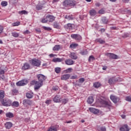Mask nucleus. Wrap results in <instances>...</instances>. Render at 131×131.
Here are the masks:
<instances>
[{
    "label": "nucleus",
    "mask_w": 131,
    "mask_h": 131,
    "mask_svg": "<svg viewBox=\"0 0 131 131\" xmlns=\"http://www.w3.org/2000/svg\"><path fill=\"white\" fill-rule=\"evenodd\" d=\"M37 78L38 80V81L35 80L32 81V84L35 85V91L38 90L41 86L43 85V81L47 79V77L42 74H38L37 75Z\"/></svg>",
    "instance_id": "f257e3e1"
},
{
    "label": "nucleus",
    "mask_w": 131,
    "mask_h": 131,
    "mask_svg": "<svg viewBox=\"0 0 131 131\" xmlns=\"http://www.w3.org/2000/svg\"><path fill=\"white\" fill-rule=\"evenodd\" d=\"M76 5V2L74 0H66L63 2L64 7H74Z\"/></svg>",
    "instance_id": "f03ea898"
},
{
    "label": "nucleus",
    "mask_w": 131,
    "mask_h": 131,
    "mask_svg": "<svg viewBox=\"0 0 131 131\" xmlns=\"http://www.w3.org/2000/svg\"><path fill=\"white\" fill-rule=\"evenodd\" d=\"M32 65L35 66V67H39L41 64V61L36 58H34L31 60Z\"/></svg>",
    "instance_id": "7ed1b4c3"
},
{
    "label": "nucleus",
    "mask_w": 131,
    "mask_h": 131,
    "mask_svg": "<svg viewBox=\"0 0 131 131\" xmlns=\"http://www.w3.org/2000/svg\"><path fill=\"white\" fill-rule=\"evenodd\" d=\"M71 37L75 40H77L79 41V40H81L82 39V37L80 35L78 34H73L71 35Z\"/></svg>",
    "instance_id": "20e7f679"
},
{
    "label": "nucleus",
    "mask_w": 131,
    "mask_h": 131,
    "mask_svg": "<svg viewBox=\"0 0 131 131\" xmlns=\"http://www.w3.org/2000/svg\"><path fill=\"white\" fill-rule=\"evenodd\" d=\"M3 106H5L6 107H9L12 105V101L11 100H3L1 101Z\"/></svg>",
    "instance_id": "39448f33"
},
{
    "label": "nucleus",
    "mask_w": 131,
    "mask_h": 131,
    "mask_svg": "<svg viewBox=\"0 0 131 131\" xmlns=\"http://www.w3.org/2000/svg\"><path fill=\"white\" fill-rule=\"evenodd\" d=\"M27 83H28V80L27 79H24L17 82L16 83V85H17V86H22L23 85H26Z\"/></svg>",
    "instance_id": "423d86ee"
},
{
    "label": "nucleus",
    "mask_w": 131,
    "mask_h": 131,
    "mask_svg": "<svg viewBox=\"0 0 131 131\" xmlns=\"http://www.w3.org/2000/svg\"><path fill=\"white\" fill-rule=\"evenodd\" d=\"M101 103L103 105H104L105 107H107V108L111 107V102L109 101L102 100Z\"/></svg>",
    "instance_id": "0eeeda50"
},
{
    "label": "nucleus",
    "mask_w": 131,
    "mask_h": 131,
    "mask_svg": "<svg viewBox=\"0 0 131 131\" xmlns=\"http://www.w3.org/2000/svg\"><path fill=\"white\" fill-rule=\"evenodd\" d=\"M61 80H67L70 78V74H66L61 76Z\"/></svg>",
    "instance_id": "6e6552de"
},
{
    "label": "nucleus",
    "mask_w": 131,
    "mask_h": 131,
    "mask_svg": "<svg viewBox=\"0 0 131 131\" xmlns=\"http://www.w3.org/2000/svg\"><path fill=\"white\" fill-rule=\"evenodd\" d=\"M21 69L22 70H28L29 69H30V64L27 62H26L24 64Z\"/></svg>",
    "instance_id": "1a4fd4ad"
},
{
    "label": "nucleus",
    "mask_w": 131,
    "mask_h": 131,
    "mask_svg": "<svg viewBox=\"0 0 131 131\" xmlns=\"http://www.w3.org/2000/svg\"><path fill=\"white\" fill-rule=\"evenodd\" d=\"M53 101L55 103H61V96L56 95L53 98Z\"/></svg>",
    "instance_id": "9d476101"
},
{
    "label": "nucleus",
    "mask_w": 131,
    "mask_h": 131,
    "mask_svg": "<svg viewBox=\"0 0 131 131\" xmlns=\"http://www.w3.org/2000/svg\"><path fill=\"white\" fill-rule=\"evenodd\" d=\"M46 17L48 22H53L55 20V17L53 15H48Z\"/></svg>",
    "instance_id": "9b49d317"
},
{
    "label": "nucleus",
    "mask_w": 131,
    "mask_h": 131,
    "mask_svg": "<svg viewBox=\"0 0 131 131\" xmlns=\"http://www.w3.org/2000/svg\"><path fill=\"white\" fill-rule=\"evenodd\" d=\"M64 63H66L67 65H73L74 64V61L71 59H68L64 61Z\"/></svg>",
    "instance_id": "f8f14e48"
},
{
    "label": "nucleus",
    "mask_w": 131,
    "mask_h": 131,
    "mask_svg": "<svg viewBox=\"0 0 131 131\" xmlns=\"http://www.w3.org/2000/svg\"><path fill=\"white\" fill-rule=\"evenodd\" d=\"M5 98V91L1 90H0V101L2 102Z\"/></svg>",
    "instance_id": "ddd939ff"
},
{
    "label": "nucleus",
    "mask_w": 131,
    "mask_h": 131,
    "mask_svg": "<svg viewBox=\"0 0 131 131\" xmlns=\"http://www.w3.org/2000/svg\"><path fill=\"white\" fill-rule=\"evenodd\" d=\"M89 111L90 112H92V113H94V114H99V110L96 109L93 107H90L89 108Z\"/></svg>",
    "instance_id": "4468645a"
},
{
    "label": "nucleus",
    "mask_w": 131,
    "mask_h": 131,
    "mask_svg": "<svg viewBox=\"0 0 131 131\" xmlns=\"http://www.w3.org/2000/svg\"><path fill=\"white\" fill-rule=\"evenodd\" d=\"M120 131H129L128 126L126 124L124 125L122 127L120 128Z\"/></svg>",
    "instance_id": "2eb2a0df"
},
{
    "label": "nucleus",
    "mask_w": 131,
    "mask_h": 131,
    "mask_svg": "<svg viewBox=\"0 0 131 131\" xmlns=\"http://www.w3.org/2000/svg\"><path fill=\"white\" fill-rule=\"evenodd\" d=\"M65 60V58H54L52 61L53 62H55V63H56V62H63V61H64Z\"/></svg>",
    "instance_id": "dca6fc26"
},
{
    "label": "nucleus",
    "mask_w": 131,
    "mask_h": 131,
    "mask_svg": "<svg viewBox=\"0 0 131 131\" xmlns=\"http://www.w3.org/2000/svg\"><path fill=\"white\" fill-rule=\"evenodd\" d=\"M43 8V4H38L36 6V10L37 11H40V10H42V8Z\"/></svg>",
    "instance_id": "f3484780"
},
{
    "label": "nucleus",
    "mask_w": 131,
    "mask_h": 131,
    "mask_svg": "<svg viewBox=\"0 0 131 131\" xmlns=\"http://www.w3.org/2000/svg\"><path fill=\"white\" fill-rule=\"evenodd\" d=\"M73 26H74V25L73 24H68L64 26V28H66V29H72V28H73Z\"/></svg>",
    "instance_id": "a211bd4d"
},
{
    "label": "nucleus",
    "mask_w": 131,
    "mask_h": 131,
    "mask_svg": "<svg viewBox=\"0 0 131 131\" xmlns=\"http://www.w3.org/2000/svg\"><path fill=\"white\" fill-rule=\"evenodd\" d=\"M90 16H92V17H94V16H96L97 15V12L95 9H92L89 12Z\"/></svg>",
    "instance_id": "6ab92c4d"
},
{
    "label": "nucleus",
    "mask_w": 131,
    "mask_h": 131,
    "mask_svg": "<svg viewBox=\"0 0 131 131\" xmlns=\"http://www.w3.org/2000/svg\"><path fill=\"white\" fill-rule=\"evenodd\" d=\"M105 56H107L110 59H115V54L112 53H106L105 54Z\"/></svg>",
    "instance_id": "aec40b11"
},
{
    "label": "nucleus",
    "mask_w": 131,
    "mask_h": 131,
    "mask_svg": "<svg viewBox=\"0 0 131 131\" xmlns=\"http://www.w3.org/2000/svg\"><path fill=\"white\" fill-rule=\"evenodd\" d=\"M57 125H55L54 126H51L49 127L48 131H57Z\"/></svg>",
    "instance_id": "412c9836"
},
{
    "label": "nucleus",
    "mask_w": 131,
    "mask_h": 131,
    "mask_svg": "<svg viewBox=\"0 0 131 131\" xmlns=\"http://www.w3.org/2000/svg\"><path fill=\"white\" fill-rule=\"evenodd\" d=\"M5 126L6 127V128H8L10 129L11 128V127H12V126H13V124H12V123L8 122L6 123H5Z\"/></svg>",
    "instance_id": "4be33fe9"
},
{
    "label": "nucleus",
    "mask_w": 131,
    "mask_h": 131,
    "mask_svg": "<svg viewBox=\"0 0 131 131\" xmlns=\"http://www.w3.org/2000/svg\"><path fill=\"white\" fill-rule=\"evenodd\" d=\"M87 102L89 104H92L94 102V97L90 96L88 98Z\"/></svg>",
    "instance_id": "5701e85b"
},
{
    "label": "nucleus",
    "mask_w": 131,
    "mask_h": 131,
    "mask_svg": "<svg viewBox=\"0 0 131 131\" xmlns=\"http://www.w3.org/2000/svg\"><path fill=\"white\" fill-rule=\"evenodd\" d=\"M6 117L8 118H13L14 117V114L11 112H9L6 114Z\"/></svg>",
    "instance_id": "b1692460"
},
{
    "label": "nucleus",
    "mask_w": 131,
    "mask_h": 131,
    "mask_svg": "<svg viewBox=\"0 0 131 131\" xmlns=\"http://www.w3.org/2000/svg\"><path fill=\"white\" fill-rule=\"evenodd\" d=\"M70 57L71 58V59H73L74 60H76V59H77V56L74 53H71Z\"/></svg>",
    "instance_id": "393cba45"
},
{
    "label": "nucleus",
    "mask_w": 131,
    "mask_h": 131,
    "mask_svg": "<svg viewBox=\"0 0 131 131\" xmlns=\"http://www.w3.org/2000/svg\"><path fill=\"white\" fill-rule=\"evenodd\" d=\"M65 18L69 20H72L73 19H74V17H73V15H66Z\"/></svg>",
    "instance_id": "a878e982"
},
{
    "label": "nucleus",
    "mask_w": 131,
    "mask_h": 131,
    "mask_svg": "<svg viewBox=\"0 0 131 131\" xmlns=\"http://www.w3.org/2000/svg\"><path fill=\"white\" fill-rule=\"evenodd\" d=\"M93 86H94L95 89H98V88H100V86H101V83L99 82H96L94 83Z\"/></svg>",
    "instance_id": "bb28decb"
},
{
    "label": "nucleus",
    "mask_w": 131,
    "mask_h": 131,
    "mask_svg": "<svg viewBox=\"0 0 131 131\" xmlns=\"http://www.w3.org/2000/svg\"><path fill=\"white\" fill-rule=\"evenodd\" d=\"M26 97L28 99H31V98H32L33 97V93H32L31 92L27 93L26 94Z\"/></svg>",
    "instance_id": "cd10ccee"
},
{
    "label": "nucleus",
    "mask_w": 131,
    "mask_h": 131,
    "mask_svg": "<svg viewBox=\"0 0 131 131\" xmlns=\"http://www.w3.org/2000/svg\"><path fill=\"white\" fill-rule=\"evenodd\" d=\"M11 105L13 107H19V102L18 101H14L11 103Z\"/></svg>",
    "instance_id": "c85d7f7f"
},
{
    "label": "nucleus",
    "mask_w": 131,
    "mask_h": 131,
    "mask_svg": "<svg viewBox=\"0 0 131 131\" xmlns=\"http://www.w3.org/2000/svg\"><path fill=\"white\" fill-rule=\"evenodd\" d=\"M11 35L13 36V37H19V34L16 32H13L11 33Z\"/></svg>",
    "instance_id": "c756f323"
},
{
    "label": "nucleus",
    "mask_w": 131,
    "mask_h": 131,
    "mask_svg": "<svg viewBox=\"0 0 131 131\" xmlns=\"http://www.w3.org/2000/svg\"><path fill=\"white\" fill-rule=\"evenodd\" d=\"M18 14H19V15H27L28 14V12L26 11V10H22L19 11Z\"/></svg>",
    "instance_id": "7c9ffc66"
},
{
    "label": "nucleus",
    "mask_w": 131,
    "mask_h": 131,
    "mask_svg": "<svg viewBox=\"0 0 131 131\" xmlns=\"http://www.w3.org/2000/svg\"><path fill=\"white\" fill-rule=\"evenodd\" d=\"M78 46V44L77 43H72L70 46V48L71 49H76V48H77V46Z\"/></svg>",
    "instance_id": "2f4dec72"
},
{
    "label": "nucleus",
    "mask_w": 131,
    "mask_h": 131,
    "mask_svg": "<svg viewBox=\"0 0 131 131\" xmlns=\"http://www.w3.org/2000/svg\"><path fill=\"white\" fill-rule=\"evenodd\" d=\"M60 45H56L53 47V51H59L60 50Z\"/></svg>",
    "instance_id": "473e14b6"
},
{
    "label": "nucleus",
    "mask_w": 131,
    "mask_h": 131,
    "mask_svg": "<svg viewBox=\"0 0 131 131\" xmlns=\"http://www.w3.org/2000/svg\"><path fill=\"white\" fill-rule=\"evenodd\" d=\"M24 104H27V105H31V101L28 99H25L24 100Z\"/></svg>",
    "instance_id": "72a5a7b5"
},
{
    "label": "nucleus",
    "mask_w": 131,
    "mask_h": 131,
    "mask_svg": "<svg viewBox=\"0 0 131 131\" xmlns=\"http://www.w3.org/2000/svg\"><path fill=\"white\" fill-rule=\"evenodd\" d=\"M60 102L62 103V104H66V103L68 102V99L66 98H64V99L61 98Z\"/></svg>",
    "instance_id": "f704fd0d"
},
{
    "label": "nucleus",
    "mask_w": 131,
    "mask_h": 131,
    "mask_svg": "<svg viewBox=\"0 0 131 131\" xmlns=\"http://www.w3.org/2000/svg\"><path fill=\"white\" fill-rule=\"evenodd\" d=\"M95 60H96V58H95V57H94V56L93 55H91L89 57V62H92L93 61H95Z\"/></svg>",
    "instance_id": "c9c22d12"
},
{
    "label": "nucleus",
    "mask_w": 131,
    "mask_h": 131,
    "mask_svg": "<svg viewBox=\"0 0 131 131\" xmlns=\"http://www.w3.org/2000/svg\"><path fill=\"white\" fill-rule=\"evenodd\" d=\"M97 42H99V43H101V44L105 43V40H104L101 38L97 39Z\"/></svg>",
    "instance_id": "e433bc0d"
},
{
    "label": "nucleus",
    "mask_w": 131,
    "mask_h": 131,
    "mask_svg": "<svg viewBox=\"0 0 131 131\" xmlns=\"http://www.w3.org/2000/svg\"><path fill=\"white\" fill-rule=\"evenodd\" d=\"M55 71L56 73H57V74H58V73H60V72H61V68H59V67L55 68Z\"/></svg>",
    "instance_id": "4c0bfd02"
},
{
    "label": "nucleus",
    "mask_w": 131,
    "mask_h": 131,
    "mask_svg": "<svg viewBox=\"0 0 131 131\" xmlns=\"http://www.w3.org/2000/svg\"><path fill=\"white\" fill-rule=\"evenodd\" d=\"M53 27H54V28H57V29H59L60 28V26L59 25V24L57 23H54Z\"/></svg>",
    "instance_id": "58836bf2"
},
{
    "label": "nucleus",
    "mask_w": 131,
    "mask_h": 131,
    "mask_svg": "<svg viewBox=\"0 0 131 131\" xmlns=\"http://www.w3.org/2000/svg\"><path fill=\"white\" fill-rule=\"evenodd\" d=\"M1 5L2 7H7L8 6V2L7 1H3L1 3Z\"/></svg>",
    "instance_id": "ea45409f"
},
{
    "label": "nucleus",
    "mask_w": 131,
    "mask_h": 131,
    "mask_svg": "<svg viewBox=\"0 0 131 131\" xmlns=\"http://www.w3.org/2000/svg\"><path fill=\"white\" fill-rule=\"evenodd\" d=\"M12 94L13 95H17L18 94V90L14 89L12 90Z\"/></svg>",
    "instance_id": "a19ab883"
},
{
    "label": "nucleus",
    "mask_w": 131,
    "mask_h": 131,
    "mask_svg": "<svg viewBox=\"0 0 131 131\" xmlns=\"http://www.w3.org/2000/svg\"><path fill=\"white\" fill-rule=\"evenodd\" d=\"M114 77H112L109 79L108 80V83L109 84H113V80H114Z\"/></svg>",
    "instance_id": "79ce46f5"
},
{
    "label": "nucleus",
    "mask_w": 131,
    "mask_h": 131,
    "mask_svg": "<svg viewBox=\"0 0 131 131\" xmlns=\"http://www.w3.org/2000/svg\"><path fill=\"white\" fill-rule=\"evenodd\" d=\"M102 21L104 24H106V23H108V19H107L106 17H103L102 18Z\"/></svg>",
    "instance_id": "37998d69"
},
{
    "label": "nucleus",
    "mask_w": 131,
    "mask_h": 131,
    "mask_svg": "<svg viewBox=\"0 0 131 131\" xmlns=\"http://www.w3.org/2000/svg\"><path fill=\"white\" fill-rule=\"evenodd\" d=\"M12 25L13 27L19 26V25H20V22L19 21H16L15 23H12Z\"/></svg>",
    "instance_id": "c03bdc74"
},
{
    "label": "nucleus",
    "mask_w": 131,
    "mask_h": 131,
    "mask_svg": "<svg viewBox=\"0 0 131 131\" xmlns=\"http://www.w3.org/2000/svg\"><path fill=\"white\" fill-rule=\"evenodd\" d=\"M111 100L113 101L114 103H115V96L113 95H111L110 96Z\"/></svg>",
    "instance_id": "a18cd8bd"
},
{
    "label": "nucleus",
    "mask_w": 131,
    "mask_h": 131,
    "mask_svg": "<svg viewBox=\"0 0 131 131\" xmlns=\"http://www.w3.org/2000/svg\"><path fill=\"white\" fill-rule=\"evenodd\" d=\"M85 80V79H84V78H81L79 79L78 82H79L80 83H83V82H84Z\"/></svg>",
    "instance_id": "49530a36"
},
{
    "label": "nucleus",
    "mask_w": 131,
    "mask_h": 131,
    "mask_svg": "<svg viewBox=\"0 0 131 131\" xmlns=\"http://www.w3.org/2000/svg\"><path fill=\"white\" fill-rule=\"evenodd\" d=\"M98 14H105V9H101L98 11Z\"/></svg>",
    "instance_id": "de8ad7c7"
},
{
    "label": "nucleus",
    "mask_w": 131,
    "mask_h": 131,
    "mask_svg": "<svg viewBox=\"0 0 131 131\" xmlns=\"http://www.w3.org/2000/svg\"><path fill=\"white\" fill-rule=\"evenodd\" d=\"M43 28L45 30H47V31H51V30H52V28L50 27H43Z\"/></svg>",
    "instance_id": "09e8293b"
},
{
    "label": "nucleus",
    "mask_w": 131,
    "mask_h": 131,
    "mask_svg": "<svg viewBox=\"0 0 131 131\" xmlns=\"http://www.w3.org/2000/svg\"><path fill=\"white\" fill-rule=\"evenodd\" d=\"M41 22L42 23H47L48 21V20L47 19V16L46 17V18H42Z\"/></svg>",
    "instance_id": "8fccbe9b"
},
{
    "label": "nucleus",
    "mask_w": 131,
    "mask_h": 131,
    "mask_svg": "<svg viewBox=\"0 0 131 131\" xmlns=\"http://www.w3.org/2000/svg\"><path fill=\"white\" fill-rule=\"evenodd\" d=\"M128 36H129V34L127 33H124L122 35V37H123L124 38H126V37H128Z\"/></svg>",
    "instance_id": "3c124183"
},
{
    "label": "nucleus",
    "mask_w": 131,
    "mask_h": 131,
    "mask_svg": "<svg viewBox=\"0 0 131 131\" xmlns=\"http://www.w3.org/2000/svg\"><path fill=\"white\" fill-rule=\"evenodd\" d=\"M81 55H88V51H82L80 53Z\"/></svg>",
    "instance_id": "603ef678"
},
{
    "label": "nucleus",
    "mask_w": 131,
    "mask_h": 131,
    "mask_svg": "<svg viewBox=\"0 0 131 131\" xmlns=\"http://www.w3.org/2000/svg\"><path fill=\"white\" fill-rule=\"evenodd\" d=\"M125 100L128 102H131V97L130 96L126 97L125 98Z\"/></svg>",
    "instance_id": "864d4df0"
},
{
    "label": "nucleus",
    "mask_w": 131,
    "mask_h": 131,
    "mask_svg": "<svg viewBox=\"0 0 131 131\" xmlns=\"http://www.w3.org/2000/svg\"><path fill=\"white\" fill-rule=\"evenodd\" d=\"M3 31H4V27L2 26H0V35L2 34Z\"/></svg>",
    "instance_id": "5fc2aeb1"
},
{
    "label": "nucleus",
    "mask_w": 131,
    "mask_h": 131,
    "mask_svg": "<svg viewBox=\"0 0 131 131\" xmlns=\"http://www.w3.org/2000/svg\"><path fill=\"white\" fill-rule=\"evenodd\" d=\"M71 79H77V75H74L71 77Z\"/></svg>",
    "instance_id": "6e6d98bb"
},
{
    "label": "nucleus",
    "mask_w": 131,
    "mask_h": 131,
    "mask_svg": "<svg viewBox=\"0 0 131 131\" xmlns=\"http://www.w3.org/2000/svg\"><path fill=\"white\" fill-rule=\"evenodd\" d=\"M52 90L53 91H58V90H59V87H58V86H54V87H53L52 88Z\"/></svg>",
    "instance_id": "4d7b16f0"
},
{
    "label": "nucleus",
    "mask_w": 131,
    "mask_h": 131,
    "mask_svg": "<svg viewBox=\"0 0 131 131\" xmlns=\"http://www.w3.org/2000/svg\"><path fill=\"white\" fill-rule=\"evenodd\" d=\"M72 70V68H70L69 69H68L66 71H67V73H70V72H71V71Z\"/></svg>",
    "instance_id": "13d9d810"
},
{
    "label": "nucleus",
    "mask_w": 131,
    "mask_h": 131,
    "mask_svg": "<svg viewBox=\"0 0 131 131\" xmlns=\"http://www.w3.org/2000/svg\"><path fill=\"white\" fill-rule=\"evenodd\" d=\"M30 32H29V30H27L26 31H25V32H24V34H29Z\"/></svg>",
    "instance_id": "bf43d9fd"
},
{
    "label": "nucleus",
    "mask_w": 131,
    "mask_h": 131,
    "mask_svg": "<svg viewBox=\"0 0 131 131\" xmlns=\"http://www.w3.org/2000/svg\"><path fill=\"white\" fill-rule=\"evenodd\" d=\"M119 98L118 97H116L115 98V103H118V102H119Z\"/></svg>",
    "instance_id": "052dcab7"
},
{
    "label": "nucleus",
    "mask_w": 131,
    "mask_h": 131,
    "mask_svg": "<svg viewBox=\"0 0 131 131\" xmlns=\"http://www.w3.org/2000/svg\"><path fill=\"white\" fill-rule=\"evenodd\" d=\"M100 130L101 131H106V127H101L100 128Z\"/></svg>",
    "instance_id": "680f3d73"
},
{
    "label": "nucleus",
    "mask_w": 131,
    "mask_h": 131,
    "mask_svg": "<svg viewBox=\"0 0 131 131\" xmlns=\"http://www.w3.org/2000/svg\"><path fill=\"white\" fill-rule=\"evenodd\" d=\"M35 31H36L37 33H40V32H41L40 31V29H36Z\"/></svg>",
    "instance_id": "e2e57ef3"
},
{
    "label": "nucleus",
    "mask_w": 131,
    "mask_h": 131,
    "mask_svg": "<svg viewBox=\"0 0 131 131\" xmlns=\"http://www.w3.org/2000/svg\"><path fill=\"white\" fill-rule=\"evenodd\" d=\"M0 74H5V70H0Z\"/></svg>",
    "instance_id": "0e129e2a"
},
{
    "label": "nucleus",
    "mask_w": 131,
    "mask_h": 131,
    "mask_svg": "<svg viewBox=\"0 0 131 131\" xmlns=\"http://www.w3.org/2000/svg\"><path fill=\"white\" fill-rule=\"evenodd\" d=\"M116 81H122V79H120V78H117L116 79Z\"/></svg>",
    "instance_id": "69168bd1"
},
{
    "label": "nucleus",
    "mask_w": 131,
    "mask_h": 131,
    "mask_svg": "<svg viewBox=\"0 0 131 131\" xmlns=\"http://www.w3.org/2000/svg\"><path fill=\"white\" fill-rule=\"evenodd\" d=\"M50 102H51V100H47V101H46V104H50Z\"/></svg>",
    "instance_id": "338daca9"
},
{
    "label": "nucleus",
    "mask_w": 131,
    "mask_h": 131,
    "mask_svg": "<svg viewBox=\"0 0 131 131\" xmlns=\"http://www.w3.org/2000/svg\"><path fill=\"white\" fill-rule=\"evenodd\" d=\"M95 6L96 7H100V6H101V4H100L99 3H96Z\"/></svg>",
    "instance_id": "774afa93"
}]
</instances>
